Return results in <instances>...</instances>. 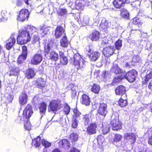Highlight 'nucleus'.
Segmentation results:
<instances>
[{
    "label": "nucleus",
    "instance_id": "obj_41",
    "mask_svg": "<svg viewBox=\"0 0 152 152\" xmlns=\"http://www.w3.org/2000/svg\"><path fill=\"white\" fill-rule=\"evenodd\" d=\"M24 28V30L29 36H30V33L32 32L35 30V28L34 27L29 25L25 27Z\"/></svg>",
    "mask_w": 152,
    "mask_h": 152
},
{
    "label": "nucleus",
    "instance_id": "obj_60",
    "mask_svg": "<svg viewBox=\"0 0 152 152\" xmlns=\"http://www.w3.org/2000/svg\"><path fill=\"white\" fill-rule=\"evenodd\" d=\"M23 4V2L22 0H17L16 1V4L18 7H20Z\"/></svg>",
    "mask_w": 152,
    "mask_h": 152
},
{
    "label": "nucleus",
    "instance_id": "obj_27",
    "mask_svg": "<svg viewBox=\"0 0 152 152\" xmlns=\"http://www.w3.org/2000/svg\"><path fill=\"white\" fill-rule=\"evenodd\" d=\"M35 83L36 86L39 88L42 89L45 87L46 81L42 78H39L36 81Z\"/></svg>",
    "mask_w": 152,
    "mask_h": 152
},
{
    "label": "nucleus",
    "instance_id": "obj_45",
    "mask_svg": "<svg viewBox=\"0 0 152 152\" xmlns=\"http://www.w3.org/2000/svg\"><path fill=\"white\" fill-rule=\"evenodd\" d=\"M24 128L26 130H30L31 129V125L29 121V119L24 121Z\"/></svg>",
    "mask_w": 152,
    "mask_h": 152
},
{
    "label": "nucleus",
    "instance_id": "obj_64",
    "mask_svg": "<svg viewBox=\"0 0 152 152\" xmlns=\"http://www.w3.org/2000/svg\"><path fill=\"white\" fill-rule=\"evenodd\" d=\"M148 88L152 91V80L149 82L148 85Z\"/></svg>",
    "mask_w": 152,
    "mask_h": 152
},
{
    "label": "nucleus",
    "instance_id": "obj_8",
    "mask_svg": "<svg viewBox=\"0 0 152 152\" xmlns=\"http://www.w3.org/2000/svg\"><path fill=\"white\" fill-rule=\"evenodd\" d=\"M33 113V110L31 105L28 104L25 107L23 113V118L26 120L32 115Z\"/></svg>",
    "mask_w": 152,
    "mask_h": 152
},
{
    "label": "nucleus",
    "instance_id": "obj_39",
    "mask_svg": "<svg viewBox=\"0 0 152 152\" xmlns=\"http://www.w3.org/2000/svg\"><path fill=\"white\" fill-rule=\"evenodd\" d=\"M75 87H76L74 85L71 83L66 87V88L67 91L71 90L72 94H76L77 92Z\"/></svg>",
    "mask_w": 152,
    "mask_h": 152
},
{
    "label": "nucleus",
    "instance_id": "obj_36",
    "mask_svg": "<svg viewBox=\"0 0 152 152\" xmlns=\"http://www.w3.org/2000/svg\"><path fill=\"white\" fill-rule=\"evenodd\" d=\"M91 118V115L90 114H86L83 115V120L85 125L86 126L88 124Z\"/></svg>",
    "mask_w": 152,
    "mask_h": 152
},
{
    "label": "nucleus",
    "instance_id": "obj_38",
    "mask_svg": "<svg viewBox=\"0 0 152 152\" xmlns=\"http://www.w3.org/2000/svg\"><path fill=\"white\" fill-rule=\"evenodd\" d=\"M151 79H152V72L151 71L149 73L147 74L145 76V79L142 82V84H147L149 80Z\"/></svg>",
    "mask_w": 152,
    "mask_h": 152
},
{
    "label": "nucleus",
    "instance_id": "obj_25",
    "mask_svg": "<svg viewBox=\"0 0 152 152\" xmlns=\"http://www.w3.org/2000/svg\"><path fill=\"white\" fill-rule=\"evenodd\" d=\"M59 56L60 63L63 65H66L68 63V59L67 57L65 55L64 53L61 51H59Z\"/></svg>",
    "mask_w": 152,
    "mask_h": 152
},
{
    "label": "nucleus",
    "instance_id": "obj_21",
    "mask_svg": "<svg viewBox=\"0 0 152 152\" xmlns=\"http://www.w3.org/2000/svg\"><path fill=\"white\" fill-rule=\"evenodd\" d=\"M118 102V105L121 107L126 106L128 104L126 95H124V96H121Z\"/></svg>",
    "mask_w": 152,
    "mask_h": 152
},
{
    "label": "nucleus",
    "instance_id": "obj_53",
    "mask_svg": "<svg viewBox=\"0 0 152 152\" xmlns=\"http://www.w3.org/2000/svg\"><path fill=\"white\" fill-rule=\"evenodd\" d=\"M92 49V47L91 45H89L86 46L85 48V51L86 53L88 54H90Z\"/></svg>",
    "mask_w": 152,
    "mask_h": 152
},
{
    "label": "nucleus",
    "instance_id": "obj_46",
    "mask_svg": "<svg viewBox=\"0 0 152 152\" xmlns=\"http://www.w3.org/2000/svg\"><path fill=\"white\" fill-rule=\"evenodd\" d=\"M121 15L123 18H128L129 15L126 10L125 9H122L121 10Z\"/></svg>",
    "mask_w": 152,
    "mask_h": 152
},
{
    "label": "nucleus",
    "instance_id": "obj_32",
    "mask_svg": "<svg viewBox=\"0 0 152 152\" xmlns=\"http://www.w3.org/2000/svg\"><path fill=\"white\" fill-rule=\"evenodd\" d=\"M47 104L44 102H41L39 105V109L41 114H45L47 109Z\"/></svg>",
    "mask_w": 152,
    "mask_h": 152
},
{
    "label": "nucleus",
    "instance_id": "obj_54",
    "mask_svg": "<svg viewBox=\"0 0 152 152\" xmlns=\"http://www.w3.org/2000/svg\"><path fill=\"white\" fill-rule=\"evenodd\" d=\"M40 30L44 34H47L48 31H49L48 28L45 27V26H42L41 28H40Z\"/></svg>",
    "mask_w": 152,
    "mask_h": 152
},
{
    "label": "nucleus",
    "instance_id": "obj_13",
    "mask_svg": "<svg viewBox=\"0 0 152 152\" xmlns=\"http://www.w3.org/2000/svg\"><path fill=\"white\" fill-rule=\"evenodd\" d=\"M107 106L106 104L102 103H100L97 113L99 115L105 117L107 113Z\"/></svg>",
    "mask_w": 152,
    "mask_h": 152
},
{
    "label": "nucleus",
    "instance_id": "obj_5",
    "mask_svg": "<svg viewBox=\"0 0 152 152\" xmlns=\"http://www.w3.org/2000/svg\"><path fill=\"white\" fill-rule=\"evenodd\" d=\"M29 12L28 10L23 8L19 11L17 16V20L21 22L27 20L29 18Z\"/></svg>",
    "mask_w": 152,
    "mask_h": 152
},
{
    "label": "nucleus",
    "instance_id": "obj_24",
    "mask_svg": "<svg viewBox=\"0 0 152 152\" xmlns=\"http://www.w3.org/2000/svg\"><path fill=\"white\" fill-rule=\"evenodd\" d=\"M80 101L82 104L86 106L90 105L91 102L88 96L86 94H83L82 95L80 99Z\"/></svg>",
    "mask_w": 152,
    "mask_h": 152
},
{
    "label": "nucleus",
    "instance_id": "obj_47",
    "mask_svg": "<svg viewBox=\"0 0 152 152\" xmlns=\"http://www.w3.org/2000/svg\"><path fill=\"white\" fill-rule=\"evenodd\" d=\"M122 136L119 134H115L114 137L113 138V142H118L120 141L122 138Z\"/></svg>",
    "mask_w": 152,
    "mask_h": 152
},
{
    "label": "nucleus",
    "instance_id": "obj_40",
    "mask_svg": "<svg viewBox=\"0 0 152 152\" xmlns=\"http://www.w3.org/2000/svg\"><path fill=\"white\" fill-rule=\"evenodd\" d=\"M124 78V76L123 75H121L115 77L113 81V83H117L121 81Z\"/></svg>",
    "mask_w": 152,
    "mask_h": 152
},
{
    "label": "nucleus",
    "instance_id": "obj_49",
    "mask_svg": "<svg viewBox=\"0 0 152 152\" xmlns=\"http://www.w3.org/2000/svg\"><path fill=\"white\" fill-rule=\"evenodd\" d=\"M41 143L45 148H48L51 146V143L46 141L45 139H42L41 140Z\"/></svg>",
    "mask_w": 152,
    "mask_h": 152
},
{
    "label": "nucleus",
    "instance_id": "obj_2",
    "mask_svg": "<svg viewBox=\"0 0 152 152\" xmlns=\"http://www.w3.org/2000/svg\"><path fill=\"white\" fill-rule=\"evenodd\" d=\"M31 37L23 29L18 31V34L17 38L18 44L22 45L27 44L31 40Z\"/></svg>",
    "mask_w": 152,
    "mask_h": 152
},
{
    "label": "nucleus",
    "instance_id": "obj_44",
    "mask_svg": "<svg viewBox=\"0 0 152 152\" xmlns=\"http://www.w3.org/2000/svg\"><path fill=\"white\" fill-rule=\"evenodd\" d=\"M70 110V108L67 103L64 104L63 111L65 115H68L69 114Z\"/></svg>",
    "mask_w": 152,
    "mask_h": 152
},
{
    "label": "nucleus",
    "instance_id": "obj_29",
    "mask_svg": "<svg viewBox=\"0 0 152 152\" xmlns=\"http://www.w3.org/2000/svg\"><path fill=\"white\" fill-rule=\"evenodd\" d=\"M100 53L98 51H94L90 54H88V56L92 61H96L99 56Z\"/></svg>",
    "mask_w": 152,
    "mask_h": 152
},
{
    "label": "nucleus",
    "instance_id": "obj_58",
    "mask_svg": "<svg viewBox=\"0 0 152 152\" xmlns=\"http://www.w3.org/2000/svg\"><path fill=\"white\" fill-rule=\"evenodd\" d=\"M75 7L76 9L78 10L82 9V5L80 3L76 4Z\"/></svg>",
    "mask_w": 152,
    "mask_h": 152
},
{
    "label": "nucleus",
    "instance_id": "obj_14",
    "mask_svg": "<svg viewBox=\"0 0 152 152\" xmlns=\"http://www.w3.org/2000/svg\"><path fill=\"white\" fill-rule=\"evenodd\" d=\"M65 29L62 26H58L55 30V38L58 39L62 36L63 34L65 35Z\"/></svg>",
    "mask_w": 152,
    "mask_h": 152
},
{
    "label": "nucleus",
    "instance_id": "obj_6",
    "mask_svg": "<svg viewBox=\"0 0 152 152\" xmlns=\"http://www.w3.org/2000/svg\"><path fill=\"white\" fill-rule=\"evenodd\" d=\"M110 124L112 127V129L114 131H118L122 128V124L119 121L118 118L112 116Z\"/></svg>",
    "mask_w": 152,
    "mask_h": 152
},
{
    "label": "nucleus",
    "instance_id": "obj_22",
    "mask_svg": "<svg viewBox=\"0 0 152 152\" xmlns=\"http://www.w3.org/2000/svg\"><path fill=\"white\" fill-rule=\"evenodd\" d=\"M28 98V95L26 92H22L19 98V102L21 105L26 104L27 102Z\"/></svg>",
    "mask_w": 152,
    "mask_h": 152
},
{
    "label": "nucleus",
    "instance_id": "obj_61",
    "mask_svg": "<svg viewBox=\"0 0 152 152\" xmlns=\"http://www.w3.org/2000/svg\"><path fill=\"white\" fill-rule=\"evenodd\" d=\"M13 99V97L12 95H9L7 97V100L8 102H12Z\"/></svg>",
    "mask_w": 152,
    "mask_h": 152
},
{
    "label": "nucleus",
    "instance_id": "obj_51",
    "mask_svg": "<svg viewBox=\"0 0 152 152\" xmlns=\"http://www.w3.org/2000/svg\"><path fill=\"white\" fill-rule=\"evenodd\" d=\"M97 140L98 144H102L105 140L104 137L101 135H99L97 137Z\"/></svg>",
    "mask_w": 152,
    "mask_h": 152
},
{
    "label": "nucleus",
    "instance_id": "obj_9",
    "mask_svg": "<svg viewBox=\"0 0 152 152\" xmlns=\"http://www.w3.org/2000/svg\"><path fill=\"white\" fill-rule=\"evenodd\" d=\"M58 145L60 148L68 150L71 147L70 142L66 139L60 140L58 143Z\"/></svg>",
    "mask_w": 152,
    "mask_h": 152
},
{
    "label": "nucleus",
    "instance_id": "obj_1",
    "mask_svg": "<svg viewBox=\"0 0 152 152\" xmlns=\"http://www.w3.org/2000/svg\"><path fill=\"white\" fill-rule=\"evenodd\" d=\"M55 39H51L48 40V43L45 42L44 44V51L45 55L49 53V59L52 61L56 62L58 60L59 56L58 53L56 51L53 50L49 53V51L53 47V44H54Z\"/></svg>",
    "mask_w": 152,
    "mask_h": 152
},
{
    "label": "nucleus",
    "instance_id": "obj_31",
    "mask_svg": "<svg viewBox=\"0 0 152 152\" xmlns=\"http://www.w3.org/2000/svg\"><path fill=\"white\" fill-rule=\"evenodd\" d=\"M60 46L63 48H66L69 45V42L66 35L64 36L60 41Z\"/></svg>",
    "mask_w": 152,
    "mask_h": 152
},
{
    "label": "nucleus",
    "instance_id": "obj_19",
    "mask_svg": "<svg viewBox=\"0 0 152 152\" xmlns=\"http://www.w3.org/2000/svg\"><path fill=\"white\" fill-rule=\"evenodd\" d=\"M16 42L15 38L13 36H11L7 41L5 45L6 48L8 50L11 49Z\"/></svg>",
    "mask_w": 152,
    "mask_h": 152
},
{
    "label": "nucleus",
    "instance_id": "obj_59",
    "mask_svg": "<svg viewBox=\"0 0 152 152\" xmlns=\"http://www.w3.org/2000/svg\"><path fill=\"white\" fill-rule=\"evenodd\" d=\"M39 38L38 36H34L32 41V43L35 44L37 42L39 41Z\"/></svg>",
    "mask_w": 152,
    "mask_h": 152
},
{
    "label": "nucleus",
    "instance_id": "obj_43",
    "mask_svg": "<svg viewBox=\"0 0 152 152\" xmlns=\"http://www.w3.org/2000/svg\"><path fill=\"white\" fill-rule=\"evenodd\" d=\"M27 56L23 54L20 55L17 59V62L18 64L22 63L26 59Z\"/></svg>",
    "mask_w": 152,
    "mask_h": 152
},
{
    "label": "nucleus",
    "instance_id": "obj_10",
    "mask_svg": "<svg viewBox=\"0 0 152 152\" xmlns=\"http://www.w3.org/2000/svg\"><path fill=\"white\" fill-rule=\"evenodd\" d=\"M97 125L96 122L90 124L86 128V132L89 135L94 134L96 133Z\"/></svg>",
    "mask_w": 152,
    "mask_h": 152
},
{
    "label": "nucleus",
    "instance_id": "obj_26",
    "mask_svg": "<svg viewBox=\"0 0 152 152\" xmlns=\"http://www.w3.org/2000/svg\"><path fill=\"white\" fill-rule=\"evenodd\" d=\"M111 70L116 74H122L124 72L123 70L119 67L117 64H113Z\"/></svg>",
    "mask_w": 152,
    "mask_h": 152
},
{
    "label": "nucleus",
    "instance_id": "obj_28",
    "mask_svg": "<svg viewBox=\"0 0 152 152\" xmlns=\"http://www.w3.org/2000/svg\"><path fill=\"white\" fill-rule=\"evenodd\" d=\"M78 137L79 134L77 132H73L69 134V139L71 141L72 144H73V142L78 140Z\"/></svg>",
    "mask_w": 152,
    "mask_h": 152
},
{
    "label": "nucleus",
    "instance_id": "obj_34",
    "mask_svg": "<svg viewBox=\"0 0 152 152\" xmlns=\"http://www.w3.org/2000/svg\"><path fill=\"white\" fill-rule=\"evenodd\" d=\"M20 70L17 67H12L9 71V75L10 76L17 75Z\"/></svg>",
    "mask_w": 152,
    "mask_h": 152
},
{
    "label": "nucleus",
    "instance_id": "obj_20",
    "mask_svg": "<svg viewBox=\"0 0 152 152\" xmlns=\"http://www.w3.org/2000/svg\"><path fill=\"white\" fill-rule=\"evenodd\" d=\"M126 91L125 87L123 86L120 85L118 86L115 89V92L116 95L124 96L126 95Z\"/></svg>",
    "mask_w": 152,
    "mask_h": 152
},
{
    "label": "nucleus",
    "instance_id": "obj_56",
    "mask_svg": "<svg viewBox=\"0 0 152 152\" xmlns=\"http://www.w3.org/2000/svg\"><path fill=\"white\" fill-rule=\"evenodd\" d=\"M77 120L73 118L72 123V126L73 128H77L78 125Z\"/></svg>",
    "mask_w": 152,
    "mask_h": 152
},
{
    "label": "nucleus",
    "instance_id": "obj_12",
    "mask_svg": "<svg viewBox=\"0 0 152 152\" xmlns=\"http://www.w3.org/2000/svg\"><path fill=\"white\" fill-rule=\"evenodd\" d=\"M43 57L41 54L36 53L30 60V64L33 65H37L39 64L42 61Z\"/></svg>",
    "mask_w": 152,
    "mask_h": 152
},
{
    "label": "nucleus",
    "instance_id": "obj_3",
    "mask_svg": "<svg viewBox=\"0 0 152 152\" xmlns=\"http://www.w3.org/2000/svg\"><path fill=\"white\" fill-rule=\"evenodd\" d=\"M73 59L75 69H79L85 66L86 62L82 58L79 53H77L74 54Z\"/></svg>",
    "mask_w": 152,
    "mask_h": 152
},
{
    "label": "nucleus",
    "instance_id": "obj_30",
    "mask_svg": "<svg viewBox=\"0 0 152 152\" xmlns=\"http://www.w3.org/2000/svg\"><path fill=\"white\" fill-rule=\"evenodd\" d=\"M143 23L140 19L137 17H135L132 20V25L133 26H136L138 28H141Z\"/></svg>",
    "mask_w": 152,
    "mask_h": 152
},
{
    "label": "nucleus",
    "instance_id": "obj_18",
    "mask_svg": "<svg viewBox=\"0 0 152 152\" xmlns=\"http://www.w3.org/2000/svg\"><path fill=\"white\" fill-rule=\"evenodd\" d=\"M128 0H114L113 2L114 7L116 9H120L124 7Z\"/></svg>",
    "mask_w": 152,
    "mask_h": 152
},
{
    "label": "nucleus",
    "instance_id": "obj_63",
    "mask_svg": "<svg viewBox=\"0 0 152 152\" xmlns=\"http://www.w3.org/2000/svg\"><path fill=\"white\" fill-rule=\"evenodd\" d=\"M21 121V118L20 116H18L17 118L15 120V122L17 123H20Z\"/></svg>",
    "mask_w": 152,
    "mask_h": 152
},
{
    "label": "nucleus",
    "instance_id": "obj_33",
    "mask_svg": "<svg viewBox=\"0 0 152 152\" xmlns=\"http://www.w3.org/2000/svg\"><path fill=\"white\" fill-rule=\"evenodd\" d=\"M41 137L39 136H37L36 137L32 140V145L35 147L36 148L39 147L40 145V141Z\"/></svg>",
    "mask_w": 152,
    "mask_h": 152
},
{
    "label": "nucleus",
    "instance_id": "obj_35",
    "mask_svg": "<svg viewBox=\"0 0 152 152\" xmlns=\"http://www.w3.org/2000/svg\"><path fill=\"white\" fill-rule=\"evenodd\" d=\"M74 115L72 118L73 119L80 120L81 118V113L79 112L77 108H74L73 110Z\"/></svg>",
    "mask_w": 152,
    "mask_h": 152
},
{
    "label": "nucleus",
    "instance_id": "obj_37",
    "mask_svg": "<svg viewBox=\"0 0 152 152\" xmlns=\"http://www.w3.org/2000/svg\"><path fill=\"white\" fill-rule=\"evenodd\" d=\"M100 87L96 83H94L92 86L91 90L93 93L97 94L99 93Z\"/></svg>",
    "mask_w": 152,
    "mask_h": 152
},
{
    "label": "nucleus",
    "instance_id": "obj_62",
    "mask_svg": "<svg viewBox=\"0 0 152 152\" xmlns=\"http://www.w3.org/2000/svg\"><path fill=\"white\" fill-rule=\"evenodd\" d=\"M69 152H80V151L75 147H73L70 150Z\"/></svg>",
    "mask_w": 152,
    "mask_h": 152
},
{
    "label": "nucleus",
    "instance_id": "obj_57",
    "mask_svg": "<svg viewBox=\"0 0 152 152\" xmlns=\"http://www.w3.org/2000/svg\"><path fill=\"white\" fill-rule=\"evenodd\" d=\"M151 133L148 135V144L152 145V130L151 131Z\"/></svg>",
    "mask_w": 152,
    "mask_h": 152
},
{
    "label": "nucleus",
    "instance_id": "obj_17",
    "mask_svg": "<svg viewBox=\"0 0 152 152\" xmlns=\"http://www.w3.org/2000/svg\"><path fill=\"white\" fill-rule=\"evenodd\" d=\"M36 72L34 69L32 68H28L25 71V77L28 79H32L35 76Z\"/></svg>",
    "mask_w": 152,
    "mask_h": 152
},
{
    "label": "nucleus",
    "instance_id": "obj_15",
    "mask_svg": "<svg viewBox=\"0 0 152 152\" xmlns=\"http://www.w3.org/2000/svg\"><path fill=\"white\" fill-rule=\"evenodd\" d=\"M124 137L125 139L131 144L134 143L136 141V135L134 133H126L124 135Z\"/></svg>",
    "mask_w": 152,
    "mask_h": 152
},
{
    "label": "nucleus",
    "instance_id": "obj_16",
    "mask_svg": "<svg viewBox=\"0 0 152 152\" xmlns=\"http://www.w3.org/2000/svg\"><path fill=\"white\" fill-rule=\"evenodd\" d=\"M109 28V23L107 20L105 18H103L99 26L100 30L102 31L105 32L107 31Z\"/></svg>",
    "mask_w": 152,
    "mask_h": 152
},
{
    "label": "nucleus",
    "instance_id": "obj_55",
    "mask_svg": "<svg viewBox=\"0 0 152 152\" xmlns=\"http://www.w3.org/2000/svg\"><path fill=\"white\" fill-rule=\"evenodd\" d=\"M22 53L21 54L27 55V47L25 45H23L22 47Z\"/></svg>",
    "mask_w": 152,
    "mask_h": 152
},
{
    "label": "nucleus",
    "instance_id": "obj_50",
    "mask_svg": "<svg viewBox=\"0 0 152 152\" xmlns=\"http://www.w3.org/2000/svg\"><path fill=\"white\" fill-rule=\"evenodd\" d=\"M122 41L120 39H118L115 42V46L117 50H120L122 46Z\"/></svg>",
    "mask_w": 152,
    "mask_h": 152
},
{
    "label": "nucleus",
    "instance_id": "obj_4",
    "mask_svg": "<svg viewBox=\"0 0 152 152\" xmlns=\"http://www.w3.org/2000/svg\"><path fill=\"white\" fill-rule=\"evenodd\" d=\"M61 108V104L57 100H51L48 105V112L52 111L53 113H56Z\"/></svg>",
    "mask_w": 152,
    "mask_h": 152
},
{
    "label": "nucleus",
    "instance_id": "obj_42",
    "mask_svg": "<svg viewBox=\"0 0 152 152\" xmlns=\"http://www.w3.org/2000/svg\"><path fill=\"white\" fill-rule=\"evenodd\" d=\"M1 15L2 18H0V22H2L3 20H6L7 19L8 13L5 10H3L1 11Z\"/></svg>",
    "mask_w": 152,
    "mask_h": 152
},
{
    "label": "nucleus",
    "instance_id": "obj_11",
    "mask_svg": "<svg viewBox=\"0 0 152 152\" xmlns=\"http://www.w3.org/2000/svg\"><path fill=\"white\" fill-rule=\"evenodd\" d=\"M115 49L113 46H110L103 48L102 53L106 57H108L112 55L115 53Z\"/></svg>",
    "mask_w": 152,
    "mask_h": 152
},
{
    "label": "nucleus",
    "instance_id": "obj_48",
    "mask_svg": "<svg viewBox=\"0 0 152 152\" xmlns=\"http://www.w3.org/2000/svg\"><path fill=\"white\" fill-rule=\"evenodd\" d=\"M58 14L61 16H63L67 13V10L66 9L59 8L57 11Z\"/></svg>",
    "mask_w": 152,
    "mask_h": 152
},
{
    "label": "nucleus",
    "instance_id": "obj_52",
    "mask_svg": "<svg viewBox=\"0 0 152 152\" xmlns=\"http://www.w3.org/2000/svg\"><path fill=\"white\" fill-rule=\"evenodd\" d=\"M110 131V128L108 126H103L102 127V131L104 134L108 133Z\"/></svg>",
    "mask_w": 152,
    "mask_h": 152
},
{
    "label": "nucleus",
    "instance_id": "obj_7",
    "mask_svg": "<svg viewBox=\"0 0 152 152\" xmlns=\"http://www.w3.org/2000/svg\"><path fill=\"white\" fill-rule=\"evenodd\" d=\"M137 75V72L134 69H132L128 71L124 76V78L129 82L132 83L136 80Z\"/></svg>",
    "mask_w": 152,
    "mask_h": 152
},
{
    "label": "nucleus",
    "instance_id": "obj_23",
    "mask_svg": "<svg viewBox=\"0 0 152 152\" xmlns=\"http://www.w3.org/2000/svg\"><path fill=\"white\" fill-rule=\"evenodd\" d=\"M100 36L99 32L94 30L89 35V37L92 41H97L99 40Z\"/></svg>",
    "mask_w": 152,
    "mask_h": 152
}]
</instances>
